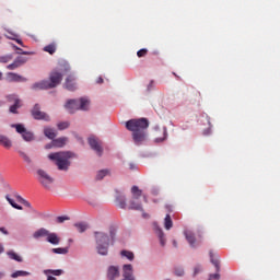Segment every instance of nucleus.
Listing matches in <instances>:
<instances>
[{
    "label": "nucleus",
    "instance_id": "nucleus-1",
    "mask_svg": "<svg viewBox=\"0 0 280 280\" xmlns=\"http://www.w3.org/2000/svg\"><path fill=\"white\" fill-rule=\"evenodd\" d=\"M149 126L148 118L131 119L126 122V128L132 132L136 145H141L145 141V130H148Z\"/></svg>",
    "mask_w": 280,
    "mask_h": 280
},
{
    "label": "nucleus",
    "instance_id": "nucleus-2",
    "mask_svg": "<svg viewBox=\"0 0 280 280\" xmlns=\"http://www.w3.org/2000/svg\"><path fill=\"white\" fill-rule=\"evenodd\" d=\"M73 156H75V154L71 151H62L50 153L48 159L55 161L60 172H68L69 167H71V159H73Z\"/></svg>",
    "mask_w": 280,
    "mask_h": 280
},
{
    "label": "nucleus",
    "instance_id": "nucleus-3",
    "mask_svg": "<svg viewBox=\"0 0 280 280\" xmlns=\"http://www.w3.org/2000/svg\"><path fill=\"white\" fill-rule=\"evenodd\" d=\"M94 237L98 255H108V248L110 247V244L115 242V233L110 232L109 234H106L104 232H94Z\"/></svg>",
    "mask_w": 280,
    "mask_h": 280
},
{
    "label": "nucleus",
    "instance_id": "nucleus-4",
    "mask_svg": "<svg viewBox=\"0 0 280 280\" xmlns=\"http://www.w3.org/2000/svg\"><path fill=\"white\" fill-rule=\"evenodd\" d=\"M62 82V72L52 71L49 75V80H43L34 83L31 89L33 91H45L47 89H56L58 84Z\"/></svg>",
    "mask_w": 280,
    "mask_h": 280
},
{
    "label": "nucleus",
    "instance_id": "nucleus-5",
    "mask_svg": "<svg viewBox=\"0 0 280 280\" xmlns=\"http://www.w3.org/2000/svg\"><path fill=\"white\" fill-rule=\"evenodd\" d=\"M89 104H91V102L88 98H80L78 100H69L66 103V108L68 110V113H75V110H89Z\"/></svg>",
    "mask_w": 280,
    "mask_h": 280
},
{
    "label": "nucleus",
    "instance_id": "nucleus-6",
    "mask_svg": "<svg viewBox=\"0 0 280 280\" xmlns=\"http://www.w3.org/2000/svg\"><path fill=\"white\" fill-rule=\"evenodd\" d=\"M37 180L45 189H49L54 185V177L40 168L37 170Z\"/></svg>",
    "mask_w": 280,
    "mask_h": 280
},
{
    "label": "nucleus",
    "instance_id": "nucleus-7",
    "mask_svg": "<svg viewBox=\"0 0 280 280\" xmlns=\"http://www.w3.org/2000/svg\"><path fill=\"white\" fill-rule=\"evenodd\" d=\"M7 100L10 104H13L9 108L10 113H13V115H16V113H19L18 112L19 108H21V106H23L21 98H19V95H16V94H10L7 96Z\"/></svg>",
    "mask_w": 280,
    "mask_h": 280
},
{
    "label": "nucleus",
    "instance_id": "nucleus-8",
    "mask_svg": "<svg viewBox=\"0 0 280 280\" xmlns=\"http://www.w3.org/2000/svg\"><path fill=\"white\" fill-rule=\"evenodd\" d=\"M88 143L98 156H102L104 149L102 148V141H100V139H97L95 136H92L88 139Z\"/></svg>",
    "mask_w": 280,
    "mask_h": 280
},
{
    "label": "nucleus",
    "instance_id": "nucleus-9",
    "mask_svg": "<svg viewBox=\"0 0 280 280\" xmlns=\"http://www.w3.org/2000/svg\"><path fill=\"white\" fill-rule=\"evenodd\" d=\"M13 128H15L19 135H22L24 141H34V133L25 129V126H23L22 124L13 125Z\"/></svg>",
    "mask_w": 280,
    "mask_h": 280
},
{
    "label": "nucleus",
    "instance_id": "nucleus-10",
    "mask_svg": "<svg viewBox=\"0 0 280 280\" xmlns=\"http://www.w3.org/2000/svg\"><path fill=\"white\" fill-rule=\"evenodd\" d=\"M32 116L34 119H43L44 121H49V115H47L45 112L40 110V105L35 104L32 109Z\"/></svg>",
    "mask_w": 280,
    "mask_h": 280
},
{
    "label": "nucleus",
    "instance_id": "nucleus-11",
    "mask_svg": "<svg viewBox=\"0 0 280 280\" xmlns=\"http://www.w3.org/2000/svg\"><path fill=\"white\" fill-rule=\"evenodd\" d=\"M63 86H65V89H67V91H75L78 89V83L75 82V75L69 74L66 78V82H65Z\"/></svg>",
    "mask_w": 280,
    "mask_h": 280
},
{
    "label": "nucleus",
    "instance_id": "nucleus-12",
    "mask_svg": "<svg viewBox=\"0 0 280 280\" xmlns=\"http://www.w3.org/2000/svg\"><path fill=\"white\" fill-rule=\"evenodd\" d=\"M25 62H27V58L19 56L11 65L7 66V69L14 71V69H19V67H23Z\"/></svg>",
    "mask_w": 280,
    "mask_h": 280
},
{
    "label": "nucleus",
    "instance_id": "nucleus-13",
    "mask_svg": "<svg viewBox=\"0 0 280 280\" xmlns=\"http://www.w3.org/2000/svg\"><path fill=\"white\" fill-rule=\"evenodd\" d=\"M121 273L119 272V268L117 266H109L107 268V279L108 280H115L119 279Z\"/></svg>",
    "mask_w": 280,
    "mask_h": 280
},
{
    "label": "nucleus",
    "instance_id": "nucleus-14",
    "mask_svg": "<svg viewBox=\"0 0 280 280\" xmlns=\"http://www.w3.org/2000/svg\"><path fill=\"white\" fill-rule=\"evenodd\" d=\"M132 272H133L132 265H124L122 266L124 279H127V280L135 279V276L132 275Z\"/></svg>",
    "mask_w": 280,
    "mask_h": 280
},
{
    "label": "nucleus",
    "instance_id": "nucleus-15",
    "mask_svg": "<svg viewBox=\"0 0 280 280\" xmlns=\"http://www.w3.org/2000/svg\"><path fill=\"white\" fill-rule=\"evenodd\" d=\"M46 242H48V244H52V246H58V244H60V236H58L54 232H48V236H46Z\"/></svg>",
    "mask_w": 280,
    "mask_h": 280
},
{
    "label": "nucleus",
    "instance_id": "nucleus-16",
    "mask_svg": "<svg viewBox=\"0 0 280 280\" xmlns=\"http://www.w3.org/2000/svg\"><path fill=\"white\" fill-rule=\"evenodd\" d=\"M7 80L8 82H27V79L13 72L7 73Z\"/></svg>",
    "mask_w": 280,
    "mask_h": 280
},
{
    "label": "nucleus",
    "instance_id": "nucleus-17",
    "mask_svg": "<svg viewBox=\"0 0 280 280\" xmlns=\"http://www.w3.org/2000/svg\"><path fill=\"white\" fill-rule=\"evenodd\" d=\"M185 237L191 248H196V235H194V232L186 231Z\"/></svg>",
    "mask_w": 280,
    "mask_h": 280
},
{
    "label": "nucleus",
    "instance_id": "nucleus-18",
    "mask_svg": "<svg viewBox=\"0 0 280 280\" xmlns=\"http://www.w3.org/2000/svg\"><path fill=\"white\" fill-rule=\"evenodd\" d=\"M0 145L5 148V150H10V148H12V140H10V138L7 136L0 135Z\"/></svg>",
    "mask_w": 280,
    "mask_h": 280
},
{
    "label": "nucleus",
    "instance_id": "nucleus-19",
    "mask_svg": "<svg viewBox=\"0 0 280 280\" xmlns=\"http://www.w3.org/2000/svg\"><path fill=\"white\" fill-rule=\"evenodd\" d=\"M58 49V45L52 42L48 45H46L44 48H43V51H46V54H49L50 56H54L55 51H57Z\"/></svg>",
    "mask_w": 280,
    "mask_h": 280
},
{
    "label": "nucleus",
    "instance_id": "nucleus-20",
    "mask_svg": "<svg viewBox=\"0 0 280 280\" xmlns=\"http://www.w3.org/2000/svg\"><path fill=\"white\" fill-rule=\"evenodd\" d=\"M137 200L138 199H132L131 201H129V209H131L132 211H143V206Z\"/></svg>",
    "mask_w": 280,
    "mask_h": 280
},
{
    "label": "nucleus",
    "instance_id": "nucleus-21",
    "mask_svg": "<svg viewBox=\"0 0 280 280\" xmlns=\"http://www.w3.org/2000/svg\"><path fill=\"white\" fill-rule=\"evenodd\" d=\"M49 235V231L47 229H39L36 232H34L33 237L35 240H39V237H47Z\"/></svg>",
    "mask_w": 280,
    "mask_h": 280
},
{
    "label": "nucleus",
    "instance_id": "nucleus-22",
    "mask_svg": "<svg viewBox=\"0 0 280 280\" xmlns=\"http://www.w3.org/2000/svg\"><path fill=\"white\" fill-rule=\"evenodd\" d=\"M131 194H132L133 200H139L141 196H143V190L139 189L138 186H132Z\"/></svg>",
    "mask_w": 280,
    "mask_h": 280
},
{
    "label": "nucleus",
    "instance_id": "nucleus-23",
    "mask_svg": "<svg viewBox=\"0 0 280 280\" xmlns=\"http://www.w3.org/2000/svg\"><path fill=\"white\" fill-rule=\"evenodd\" d=\"M67 144V138L52 139L55 148H63Z\"/></svg>",
    "mask_w": 280,
    "mask_h": 280
},
{
    "label": "nucleus",
    "instance_id": "nucleus-24",
    "mask_svg": "<svg viewBox=\"0 0 280 280\" xmlns=\"http://www.w3.org/2000/svg\"><path fill=\"white\" fill-rule=\"evenodd\" d=\"M116 202H117V205H118V207H119L120 209H126V207H127V203H126V196H124V195H118V196L116 197Z\"/></svg>",
    "mask_w": 280,
    "mask_h": 280
},
{
    "label": "nucleus",
    "instance_id": "nucleus-25",
    "mask_svg": "<svg viewBox=\"0 0 280 280\" xmlns=\"http://www.w3.org/2000/svg\"><path fill=\"white\" fill-rule=\"evenodd\" d=\"M209 255L211 264H213V266L217 268V272H220V260L215 258L213 252L210 250Z\"/></svg>",
    "mask_w": 280,
    "mask_h": 280
},
{
    "label": "nucleus",
    "instance_id": "nucleus-26",
    "mask_svg": "<svg viewBox=\"0 0 280 280\" xmlns=\"http://www.w3.org/2000/svg\"><path fill=\"white\" fill-rule=\"evenodd\" d=\"M44 135L45 137H47L48 139H56V130L52 128H45L44 129Z\"/></svg>",
    "mask_w": 280,
    "mask_h": 280
},
{
    "label": "nucleus",
    "instance_id": "nucleus-27",
    "mask_svg": "<svg viewBox=\"0 0 280 280\" xmlns=\"http://www.w3.org/2000/svg\"><path fill=\"white\" fill-rule=\"evenodd\" d=\"M5 200L13 207V209H18L19 211H23V207L19 206V203L14 202V199L10 198V195L5 196Z\"/></svg>",
    "mask_w": 280,
    "mask_h": 280
},
{
    "label": "nucleus",
    "instance_id": "nucleus-28",
    "mask_svg": "<svg viewBox=\"0 0 280 280\" xmlns=\"http://www.w3.org/2000/svg\"><path fill=\"white\" fill-rule=\"evenodd\" d=\"M172 226H174V222L172 221V217L170 214H166V217L164 219V228L166 229V231H170V229H172Z\"/></svg>",
    "mask_w": 280,
    "mask_h": 280
},
{
    "label": "nucleus",
    "instance_id": "nucleus-29",
    "mask_svg": "<svg viewBox=\"0 0 280 280\" xmlns=\"http://www.w3.org/2000/svg\"><path fill=\"white\" fill-rule=\"evenodd\" d=\"M8 257H10L11 259H13L14 261H19L22 262L23 261V257H21L19 254H16L13 250H10L7 253Z\"/></svg>",
    "mask_w": 280,
    "mask_h": 280
},
{
    "label": "nucleus",
    "instance_id": "nucleus-30",
    "mask_svg": "<svg viewBox=\"0 0 280 280\" xmlns=\"http://www.w3.org/2000/svg\"><path fill=\"white\" fill-rule=\"evenodd\" d=\"M110 172L108 170H101L96 174V180H102L105 178V176H108Z\"/></svg>",
    "mask_w": 280,
    "mask_h": 280
},
{
    "label": "nucleus",
    "instance_id": "nucleus-31",
    "mask_svg": "<svg viewBox=\"0 0 280 280\" xmlns=\"http://www.w3.org/2000/svg\"><path fill=\"white\" fill-rule=\"evenodd\" d=\"M44 275H54V277H60V275H62V269H47L44 271Z\"/></svg>",
    "mask_w": 280,
    "mask_h": 280
},
{
    "label": "nucleus",
    "instance_id": "nucleus-32",
    "mask_svg": "<svg viewBox=\"0 0 280 280\" xmlns=\"http://www.w3.org/2000/svg\"><path fill=\"white\" fill-rule=\"evenodd\" d=\"M156 233H158L161 246H165V234L163 233V230H161V228H158Z\"/></svg>",
    "mask_w": 280,
    "mask_h": 280
},
{
    "label": "nucleus",
    "instance_id": "nucleus-33",
    "mask_svg": "<svg viewBox=\"0 0 280 280\" xmlns=\"http://www.w3.org/2000/svg\"><path fill=\"white\" fill-rule=\"evenodd\" d=\"M52 253H55L56 255H67V253H69V248L68 247L52 248Z\"/></svg>",
    "mask_w": 280,
    "mask_h": 280
},
{
    "label": "nucleus",
    "instance_id": "nucleus-34",
    "mask_svg": "<svg viewBox=\"0 0 280 280\" xmlns=\"http://www.w3.org/2000/svg\"><path fill=\"white\" fill-rule=\"evenodd\" d=\"M30 272L28 271H23V270H18L14 271L11 277L12 279H18V277H28Z\"/></svg>",
    "mask_w": 280,
    "mask_h": 280
},
{
    "label": "nucleus",
    "instance_id": "nucleus-35",
    "mask_svg": "<svg viewBox=\"0 0 280 280\" xmlns=\"http://www.w3.org/2000/svg\"><path fill=\"white\" fill-rule=\"evenodd\" d=\"M120 255L121 257H126L127 259H129V261H132L135 259V254L129 250H121Z\"/></svg>",
    "mask_w": 280,
    "mask_h": 280
},
{
    "label": "nucleus",
    "instance_id": "nucleus-36",
    "mask_svg": "<svg viewBox=\"0 0 280 280\" xmlns=\"http://www.w3.org/2000/svg\"><path fill=\"white\" fill-rule=\"evenodd\" d=\"M74 226L79 233H84V231L89 229V225H86L85 223H75Z\"/></svg>",
    "mask_w": 280,
    "mask_h": 280
},
{
    "label": "nucleus",
    "instance_id": "nucleus-37",
    "mask_svg": "<svg viewBox=\"0 0 280 280\" xmlns=\"http://www.w3.org/2000/svg\"><path fill=\"white\" fill-rule=\"evenodd\" d=\"M19 154H20L21 159H23V161H25V163H32V160L30 159L27 153H25L23 151H19Z\"/></svg>",
    "mask_w": 280,
    "mask_h": 280
},
{
    "label": "nucleus",
    "instance_id": "nucleus-38",
    "mask_svg": "<svg viewBox=\"0 0 280 280\" xmlns=\"http://www.w3.org/2000/svg\"><path fill=\"white\" fill-rule=\"evenodd\" d=\"M57 128L58 130H67V128H69V121L59 122Z\"/></svg>",
    "mask_w": 280,
    "mask_h": 280
},
{
    "label": "nucleus",
    "instance_id": "nucleus-39",
    "mask_svg": "<svg viewBox=\"0 0 280 280\" xmlns=\"http://www.w3.org/2000/svg\"><path fill=\"white\" fill-rule=\"evenodd\" d=\"M162 132H163V137L162 138H156L155 139L156 142L165 141V139H167V128L164 127Z\"/></svg>",
    "mask_w": 280,
    "mask_h": 280
},
{
    "label": "nucleus",
    "instance_id": "nucleus-40",
    "mask_svg": "<svg viewBox=\"0 0 280 280\" xmlns=\"http://www.w3.org/2000/svg\"><path fill=\"white\" fill-rule=\"evenodd\" d=\"M67 220H71V218H69L68 215L57 217L56 222L58 224H62L63 222H67Z\"/></svg>",
    "mask_w": 280,
    "mask_h": 280
},
{
    "label": "nucleus",
    "instance_id": "nucleus-41",
    "mask_svg": "<svg viewBox=\"0 0 280 280\" xmlns=\"http://www.w3.org/2000/svg\"><path fill=\"white\" fill-rule=\"evenodd\" d=\"M137 56H138V58H144V56H148V49L142 48V49L138 50Z\"/></svg>",
    "mask_w": 280,
    "mask_h": 280
},
{
    "label": "nucleus",
    "instance_id": "nucleus-42",
    "mask_svg": "<svg viewBox=\"0 0 280 280\" xmlns=\"http://www.w3.org/2000/svg\"><path fill=\"white\" fill-rule=\"evenodd\" d=\"M10 60H12V57H11V56H5V57H1V58H0V62H4V63L10 62Z\"/></svg>",
    "mask_w": 280,
    "mask_h": 280
},
{
    "label": "nucleus",
    "instance_id": "nucleus-43",
    "mask_svg": "<svg viewBox=\"0 0 280 280\" xmlns=\"http://www.w3.org/2000/svg\"><path fill=\"white\" fill-rule=\"evenodd\" d=\"M175 275H177V277H183V275H185V271L183 269H176Z\"/></svg>",
    "mask_w": 280,
    "mask_h": 280
},
{
    "label": "nucleus",
    "instance_id": "nucleus-44",
    "mask_svg": "<svg viewBox=\"0 0 280 280\" xmlns=\"http://www.w3.org/2000/svg\"><path fill=\"white\" fill-rule=\"evenodd\" d=\"M212 279L220 280V273L210 275L209 280H212Z\"/></svg>",
    "mask_w": 280,
    "mask_h": 280
},
{
    "label": "nucleus",
    "instance_id": "nucleus-45",
    "mask_svg": "<svg viewBox=\"0 0 280 280\" xmlns=\"http://www.w3.org/2000/svg\"><path fill=\"white\" fill-rule=\"evenodd\" d=\"M21 205H24V207H27L28 209H32V203H30V201L27 200H23V202Z\"/></svg>",
    "mask_w": 280,
    "mask_h": 280
},
{
    "label": "nucleus",
    "instance_id": "nucleus-46",
    "mask_svg": "<svg viewBox=\"0 0 280 280\" xmlns=\"http://www.w3.org/2000/svg\"><path fill=\"white\" fill-rule=\"evenodd\" d=\"M154 89V81H150L148 85V91H152Z\"/></svg>",
    "mask_w": 280,
    "mask_h": 280
},
{
    "label": "nucleus",
    "instance_id": "nucleus-47",
    "mask_svg": "<svg viewBox=\"0 0 280 280\" xmlns=\"http://www.w3.org/2000/svg\"><path fill=\"white\" fill-rule=\"evenodd\" d=\"M89 205H92V207H96L97 200H95V199H90V200H89Z\"/></svg>",
    "mask_w": 280,
    "mask_h": 280
},
{
    "label": "nucleus",
    "instance_id": "nucleus-48",
    "mask_svg": "<svg viewBox=\"0 0 280 280\" xmlns=\"http://www.w3.org/2000/svg\"><path fill=\"white\" fill-rule=\"evenodd\" d=\"M96 84H104V79L102 77H98L96 79Z\"/></svg>",
    "mask_w": 280,
    "mask_h": 280
},
{
    "label": "nucleus",
    "instance_id": "nucleus-49",
    "mask_svg": "<svg viewBox=\"0 0 280 280\" xmlns=\"http://www.w3.org/2000/svg\"><path fill=\"white\" fill-rule=\"evenodd\" d=\"M0 233H3V235H9V232L5 230V228H0Z\"/></svg>",
    "mask_w": 280,
    "mask_h": 280
},
{
    "label": "nucleus",
    "instance_id": "nucleus-50",
    "mask_svg": "<svg viewBox=\"0 0 280 280\" xmlns=\"http://www.w3.org/2000/svg\"><path fill=\"white\" fill-rule=\"evenodd\" d=\"M15 199L18 200V202L22 203L25 199H23V197H21V195H18V197H15Z\"/></svg>",
    "mask_w": 280,
    "mask_h": 280
},
{
    "label": "nucleus",
    "instance_id": "nucleus-51",
    "mask_svg": "<svg viewBox=\"0 0 280 280\" xmlns=\"http://www.w3.org/2000/svg\"><path fill=\"white\" fill-rule=\"evenodd\" d=\"M51 148H55L54 142H51L50 144H46V150H51Z\"/></svg>",
    "mask_w": 280,
    "mask_h": 280
},
{
    "label": "nucleus",
    "instance_id": "nucleus-52",
    "mask_svg": "<svg viewBox=\"0 0 280 280\" xmlns=\"http://www.w3.org/2000/svg\"><path fill=\"white\" fill-rule=\"evenodd\" d=\"M8 38H11V40H14V38H16L15 34H11V36H8Z\"/></svg>",
    "mask_w": 280,
    "mask_h": 280
},
{
    "label": "nucleus",
    "instance_id": "nucleus-53",
    "mask_svg": "<svg viewBox=\"0 0 280 280\" xmlns=\"http://www.w3.org/2000/svg\"><path fill=\"white\" fill-rule=\"evenodd\" d=\"M200 270H201L200 267H196L195 268V275H198V272H200Z\"/></svg>",
    "mask_w": 280,
    "mask_h": 280
},
{
    "label": "nucleus",
    "instance_id": "nucleus-54",
    "mask_svg": "<svg viewBox=\"0 0 280 280\" xmlns=\"http://www.w3.org/2000/svg\"><path fill=\"white\" fill-rule=\"evenodd\" d=\"M3 277H5V272L0 271V280L3 279Z\"/></svg>",
    "mask_w": 280,
    "mask_h": 280
},
{
    "label": "nucleus",
    "instance_id": "nucleus-55",
    "mask_svg": "<svg viewBox=\"0 0 280 280\" xmlns=\"http://www.w3.org/2000/svg\"><path fill=\"white\" fill-rule=\"evenodd\" d=\"M47 280H57V279H56V277L48 276V277H47Z\"/></svg>",
    "mask_w": 280,
    "mask_h": 280
},
{
    "label": "nucleus",
    "instance_id": "nucleus-56",
    "mask_svg": "<svg viewBox=\"0 0 280 280\" xmlns=\"http://www.w3.org/2000/svg\"><path fill=\"white\" fill-rule=\"evenodd\" d=\"M16 44H18V45H23V40L16 39Z\"/></svg>",
    "mask_w": 280,
    "mask_h": 280
},
{
    "label": "nucleus",
    "instance_id": "nucleus-57",
    "mask_svg": "<svg viewBox=\"0 0 280 280\" xmlns=\"http://www.w3.org/2000/svg\"><path fill=\"white\" fill-rule=\"evenodd\" d=\"M3 245L2 244H0V255H1V253H3Z\"/></svg>",
    "mask_w": 280,
    "mask_h": 280
},
{
    "label": "nucleus",
    "instance_id": "nucleus-58",
    "mask_svg": "<svg viewBox=\"0 0 280 280\" xmlns=\"http://www.w3.org/2000/svg\"><path fill=\"white\" fill-rule=\"evenodd\" d=\"M173 245L176 248L178 246V243H176V241H173Z\"/></svg>",
    "mask_w": 280,
    "mask_h": 280
},
{
    "label": "nucleus",
    "instance_id": "nucleus-59",
    "mask_svg": "<svg viewBox=\"0 0 280 280\" xmlns=\"http://www.w3.org/2000/svg\"><path fill=\"white\" fill-rule=\"evenodd\" d=\"M0 80H3V73L0 72Z\"/></svg>",
    "mask_w": 280,
    "mask_h": 280
},
{
    "label": "nucleus",
    "instance_id": "nucleus-60",
    "mask_svg": "<svg viewBox=\"0 0 280 280\" xmlns=\"http://www.w3.org/2000/svg\"><path fill=\"white\" fill-rule=\"evenodd\" d=\"M13 196L15 197V198H18V196H20L18 192H13Z\"/></svg>",
    "mask_w": 280,
    "mask_h": 280
},
{
    "label": "nucleus",
    "instance_id": "nucleus-61",
    "mask_svg": "<svg viewBox=\"0 0 280 280\" xmlns=\"http://www.w3.org/2000/svg\"><path fill=\"white\" fill-rule=\"evenodd\" d=\"M142 215H143V218H148V217H149V215H148V214H145V213H143Z\"/></svg>",
    "mask_w": 280,
    "mask_h": 280
},
{
    "label": "nucleus",
    "instance_id": "nucleus-62",
    "mask_svg": "<svg viewBox=\"0 0 280 280\" xmlns=\"http://www.w3.org/2000/svg\"><path fill=\"white\" fill-rule=\"evenodd\" d=\"M173 75H175V78H178V75H176V73H173Z\"/></svg>",
    "mask_w": 280,
    "mask_h": 280
},
{
    "label": "nucleus",
    "instance_id": "nucleus-63",
    "mask_svg": "<svg viewBox=\"0 0 280 280\" xmlns=\"http://www.w3.org/2000/svg\"><path fill=\"white\" fill-rule=\"evenodd\" d=\"M197 95H199V97H200V92H197Z\"/></svg>",
    "mask_w": 280,
    "mask_h": 280
}]
</instances>
